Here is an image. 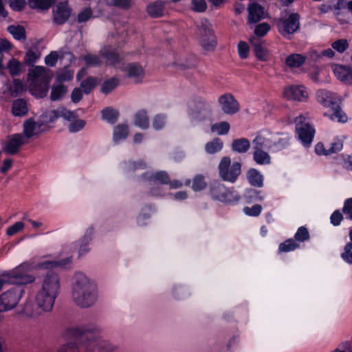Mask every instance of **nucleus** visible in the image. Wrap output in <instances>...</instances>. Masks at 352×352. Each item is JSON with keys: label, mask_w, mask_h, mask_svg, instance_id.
Returning a JSON list of instances; mask_svg holds the SVG:
<instances>
[{"label": "nucleus", "mask_w": 352, "mask_h": 352, "mask_svg": "<svg viewBox=\"0 0 352 352\" xmlns=\"http://www.w3.org/2000/svg\"><path fill=\"white\" fill-rule=\"evenodd\" d=\"M72 298L81 308L93 306L97 300L96 285L84 274L78 272L74 276Z\"/></svg>", "instance_id": "1"}, {"label": "nucleus", "mask_w": 352, "mask_h": 352, "mask_svg": "<svg viewBox=\"0 0 352 352\" xmlns=\"http://www.w3.org/2000/svg\"><path fill=\"white\" fill-rule=\"evenodd\" d=\"M32 269L31 263L25 262L13 270L1 274L3 285H25L34 283L36 277L28 272Z\"/></svg>", "instance_id": "2"}, {"label": "nucleus", "mask_w": 352, "mask_h": 352, "mask_svg": "<svg viewBox=\"0 0 352 352\" xmlns=\"http://www.w3.org/2000/svg\"><path fill=\"white\" fill-rule=\"evenodd\" d=\"M318 102L323 107L329 108L332 113L329 118L332 120H337L339 122L345 123L347 122V116L342 110L341 101L336 94L325 89L319 90L316 93Z\"/></svg>", "instance_id": "3"}, {"label": "nucleus", "mask_w": 352, "mask_h": 352, "mask_svg": "<svg viewBox=\"0 0 352 352\" xmlns=\"http://www.w3.org/2000/svg\"><path fill=\"white\" fill-rule=\"evenodd\" d=\"M208 194L213 200L232 206L237 204L241 198L234 188H227L219 181L210 183Z\"/></svg>", "instance_id": "4"}, {"label": "nucleus", "mask_w": 352, "mask_h": 352, "mask_svg": "<svg viewBox=\"0 0 352 352\" xmlns=\"http://www.w3.org/2000/svg\"><path fill=\"white\" fill-rule=\"evenodd\" d=\"M219 175L225 182L234 183L241 173V164L234 162L231 164L230 157H223L218 166Z\"/></svg>", "instance_id": "5"}, {"label": "nucleus", "mask_w": 352, "mask_h": 352, "mask_svg": "<svg viewBox=\"0 0 352 352\" xmlns=\"http://www.w3.org/2000/svg\"><path fill=\"white\" fill-rule=\"evenodd\" d=\"M188 114L194 120H205L212 115L211 104L204 98L196 97L189 104Z\"/></svg>", "instance_id": "6"}, {"label": "nucleus", "mask_w": 352, "mask_h": 352, "mask_svg": "<svg viewBox=\"0 0 352 352\" xmlns=\"http://www.w3.org/2000/svg\"><path fill=\"white\" fill-rule=\"evenodd\" d=\"M305 118L302 116H299L295 118L296 134L305 148H309L314 140L316 130L314 127L309 123H303Z\"/></svg>", "instance_id": "7"}, {"label": "nucleus", "mask_w": 352, "mask_h": 352, "mask_svg": "<svg viewBox=\"0 0 352 352\" xmlns=\"http://www.w3.org/2000/svg\"><path fill=\"white\" fill-rule=\"evenodd\" d=\"M25 293L21 287H13L0 295V312H5L14 309Z\"/></svg>", "instance_id": "8"}, {"label": "nucleus", "mask_w": 352, "mask_h": 352, "mask_svg": "<svg viewBox=\"0 0 352 352\" xmlns=\"http://www.w3.org/2000/svg\"><path fill=\"white\" fill-rule=\"evenodd\" d=\"M300 14L297 12L291 13L286 19H280L277 25L279 33L287 38L300 29Z\"/></svg>", "instance_id": "9"}, {"label": "nucleus", "mask_w": 352, "mask_h": 352, "mask_svg": "<svg viewBox=\"0 0 352 352\" xmlns=\"http://www.w3.org/2000/svg\"><path fill=\"white\" fill-rule=\"evenodd\" d=\"M199 32L201 34L200 44L202 47L207 51L214 50L217 45L215 35L206 19L201 22Z\"/></svg>", "instance_id": "10"}, {"label": "nucleus", "mask_w": 352, "mask_h": 352, "mask_svg": "<svg viewBox=\"0 0 352 352\" xmlns=\"http://www.w3.org/2000/svg\"><path fill=\"white\" fill-rule=\"evenodd\" d=\"M60 289V278L56 273L50 272L43 277L41 291L58 297Z\"/></svg>", "instance_id": "11"}, {"label": "nucleus", "mask_w": 352, "mask_h": 352, "mask_svg": "<svg viewBox=\"0 0 352 352\" xmlns=\"http://www.w3.org/2000/svg\"><path fill=\"white\" fill-rule=\"evenodd\" d=\"M218 102L223 112L227 115L232 116L239 111V103L231 94L227 93L220 96Z\"/></svg>", "instance_id": "12"}, {"label": "nucleus", "mask_w": 352, "mask_h": 352, "mask_svg": "<svg viewBox=\"0 0 352 352\" xmlns=\"http://www.w3.org/2000/svg\"><path fill=\"white\" fill-rule=\"evenodd\" d=\"M72 13V9L68 6L67 1H62L57 3L53 8V19L58 25L65 23L69 18Z\"/></svg>", "instance_id": "13"}, {"label": "nucleus", "mask_w": 352, "mask_h": 352, "mask_svg": "<svg viewBox=\"0 0 352 352\" xmlns=\"http://www.w3.org/2000/svg\"><path fill=\"white\" fill-rule=\"evenodd\" d=\"M28 142L22 133H16L10 136L3 146V151L10 155L16 154L21 146Z\"/></svg>", "instance_id": "14"}, {"label": "nucleus", "mask_w": 352, "mask_h": 352, "mask_svg": "<svg viewBox=\"0 0 352 352\" xmlns=\"http://www.w3.org/2000/svg\"><path fill=\"white\" fill-rule=\"evenodd\" d=\"M56 299V297L38 289L35 296V303L39 309L47 313L52 310Z\"/></svg>", "instance_id": "15"}, {"label": "nucleus", "mask_w": 352, "mask_h": 352, "mask_svg": "<svg viewBox=\"0 0 352 352\" xmlns=\"http://www.w3.org/2000/svg\"><path fill=\"white\" fill-rule=\"evenodd\" d=\"M284 96L291 100L302 101L305 100L308 94L305 87L302 85H291L284 89Z\"/></svg>", "instance_id": "16"}, {"label": "nucleus", "mask_w": 352, "mask_h": 352, "mask_svg": "<svg viewBox=\"0 0 352 352\" xmlns=\"http://www.w3.org/2000/svg\"><path fill=\"white\" fill-rule=\"evenodd\" d=\"M264 8L258 3H252L248 6V21L250 23H257L265 18Z\"/></svg>", "instance_id": "17"}, {"label": "nucleus", "mask_w": 352, "mask_h": 352, "mask_svg": "<svg viewBox=\"0 0 352 352\" xmlns=\"http://www.w3.org/2000/svg\"><path fill=\"white\" fill-rule=\"evenodd\" d=\"M166 5V1L156 0L147 6L146 11L152 18H160L164 14Z\"/></svg>", "instance_id": "18"}, {"label": "nucleus", "mask_w": 352, "mask_h": 352, "mask_svg": "<svg viewBox=\"0 0 352 352\" xmlns=\"http://www.w3.org/2000/svg\"><path fill=\"white\" fill-rule=\"evenodd\" d=\"M59 117H62L65 120L72 122L77 118V116L74 112L69 111L63 107L58 108L49 112V121L50 122H54Z\"/></svg>", "instance_id": "19"}, {"label": "nucleus", "mask_w": 352, "mask_h": 352, "mask_svg": "<svg viewBox=\"0 0 352 352\" xmlns=\"http://www.w3.org/2000/svg\"><path fill=\"white\" fill-rule=\"evenodd\" d=\"M114 349L107 341L98 340L90 342L87 346V352H110Z\"/></svg>", "instance_id": "20"}, {"label": "nucleus", "mask_w": 352, "mask_h": 352, "mask_svg": "<svg viewBox=\"0 0 352 352\" xmlns=\"http://www.w3.org/2000/svg\"><path fill=\"white\" fill-rule=\"evenodd\" d=\"M247 179L249 184L255 188L263 186V175L256 168H252L247 171Z\"/></svg>", "instance_id": "21"}, {"label": "nucleus", "mask_w": 352, "mask_h": 352, "mask_svg": "<svg viewBox=\"0 0 352 352\" xmlns=\"http://www.w3.org/2000/svg\"><path fill=\"white\" fill-rule=\"evenodd\" d=\"M250 43L254 47L255 56L258 60L267 61L268 52L266 48L262 46L261 41L254 37L250 38Z\"/></svg>", "instance_id": "22"}, {"label": "nucleus", "mask_w": 352, "mask_h": 352, "mask_svg": "<svg viewBox=\"0 0 352 352\" xmlns=\"http://www.w3.org/2000/svg\"><path fill=\"white\" fill-rule=\"evenodd\" d=\"M44 313L43 310L39 309V307L32 301H26L21 310V314L30 318L38 317Z\"/></svg>", "instance_id": "23"}, {"label": "nucleus", "mask_w": 352, "mask_h": 352, "mask_svg": "<svg viewBox=\"0 0 352 352\" xmlns=\"http://www.w3.org/2000/svg\"><path fill=\"white\" fill-rule=\"evenodd\" d=\"M250 148V142L245 138L234 139L231 144V150L236 153H245Z\"/></svg>", "instance_id": "24"}, {"label": "nucleus", "mask_w": 352, "mask_h": 352, "mask_svg": "<svg viewBox=\"0 0 352 352\" xmlns=\"http://www.w3.org/2000/svg\"><path fill=\"white\" fill-rule=\"evenodd\" d=\"M41 53L38 49V44L34 43L27 51L24 57V62L28 65H33L41 57Z\"/></svg>", "instance_id": "25"}, {"label": "nucleus", "mask_w": 352, "mask_h": 352, "mask_svg": "<svg viewBox=\"0 0 352 352\" xmlns=\"http://www.w3.org/2000/svg\"><path fill=\"white\" fill-rule=\"evenodd\" d=\"M253 148H258L261 150L267 149L272 152V140L265 138L261 134H257L253 140Z\"/></svg>", "instance_id": "26"}, {"label": "nucleus", "mask_w": 352, "mask_h": 352, "mask_svg": "<svg viewBox=\"0 0 352 352\" xmlns=\"http://www.w3.org/2000/svg\"><path fill=\"white\" fill-rule=\"evenodd\" d=\"M243 199L246 203L251 204L263 200L264 195L262 190L248 188L244 192Z\"/></svg>", "instance_id": "27"}, {"label": "nucleus", "mask_w": 352, "mask_h": 352, "mask_svg": "<svg viewBox=\"0 0 352 352\" xmlns=\"http://www.w3.org/2000/svg\"><path fill=\"white\" fill-rule=\"evenodd\" d=\"M134 124L142 129H146L149 127V118L146 110L142 109L135 113Z\"/></svg>", "instance_id": "28"}, {"label": "nucleus", "mask_w": 352, "mask_h": 352, "mask_svg": "<svg viewBox=\"0 0 352 352\" xmlns=\"http://www.w3.org/2000/svg\"><path fill=\"white\" fill-rule=\"evenodd\" d=\"M148 179L151 183H159L162 185H168L170 183L169 175L166 170L153 173Z\"/></svg>", "instance_id": "29"}, {"label": "nucleus", "mask_w": 352, "mask_h": 352, "mask_svg": "<svg viewBox=\"0 0 352 352\" xmlns=\"http://www.w3.org/2000/svg\"><path fill=\"white\" fill-rule=\"evenodd\" d=\"M28 108L26 101L23 99H16L12 103V113L15 116H23L27 114Z\"/></svg>", "instance_id": "30"}, {"label": "nucleus", "mask_w": 352, "mask_h": 352, "mask_svg": "<svg viewBox=\"0 0 352 352\" xmlns=\"http://www.w3.org/2000/svg\"><path fill=\"white\" fill-rule=\"evenodd\" d=\"M306 60V57L300 54H292L285 59V64L292 68H298L302 66Z\"/></svg>", "instance_id": "31"}, {"label": "nucleus", "mask_w": 352, "mask_h": 352, "mask_svg": "<svg viewBox=\"0 0 352 352\" xmlns=\"http://www.w3.org/2000/svg\"><path fill=\"white\" fill-rule=\"evenodd\" d=\"M7 30L12 35L14 39L20 41H25L26 40V32L23 26L10 25L7 28Z\"/></svg>", "instance_id": "32"}, {"label": "nucleus", "mask_w": 352, "mask_h": 352, "mask_svg": "<svg viewBox=\"0 0 352 352\" xmlns=\"http://www.w3.org/2000/svg\"><path fill=\"white\" fill-rule=\"evenodd\" d=\"M253 160L259 165L270 164L271 163V157L268 153L258 148H254Z\"/></svg>", "instance_id": "33"}, {"label": "nucleus", "mask_w": 352, "mask_h": 352, "mask_svg": "<svg viewBox=\"0 0 352 352\" xmlns=\"http://www.w3.org/2000/svg\"><path fill=\"white\" fill-rule=\"evenodd\" d=\"M299 248L300 244L295 241L293 238L287 239L279 244L278 254L292 252Z\"/></svg>", "instance_id": "34"}, {"label": "nucleus", "mask_w": 352, "mask_h": 352, "mask_svg": "<svg viewBox=\"0 0 352 352\" xmlns=\"http://www.w3.org/2000/svg\"><path fill=\"white\" fill-rule=\"evenodd\" d=\"M129 132V126L125 124H118L113 130V141L117 143L119 141L125 139Z\"/></svg>", "instance_id": "35"}, {"label": "nucleus", "mask_w": 352, "mask_h": 352, "mask_svg": "<svg viewBox=\"0 0 352 352\" xmlns=\"http://www.w3.org/2000/svg\"><path fill=\"white\" fill-rule=\"evenodd\" d=\"M38 127L39 126L36 122L31 118L25 121L23 124V133L25 134L24 137L28 141L29 138L36 134V130Z\"/></svg>", "instance_id": "36"}, {"label": "nucleus", "mask_w": 352, "mask_h": 352, "mask_svg": "<svg viewBox=\"0 0 352 352\" xmlns=\"http://www.w3.org/2000/svg\"><path fill=\"white\" fill-rule=\"evenodd\" d=\"M223 146V141L219 138H215L206 144L205 151L208 154H214L221 151Z\"/></svg>", "instance_id": "37"}, {"label": "nucleus", "mask_w": 352, "mask_h": 352, "mask_svg": "<svg viewBox=\"0 0 352 352\" xmlns=\"http://www.w3.org/2000/svg\"><path fill=\"white\" fill-rule=\"evenodd\" d=\"M293 239L299 244L300 243L309 241L310 239V234L308 229L305 226L299 227Z\"/></svg>", "instance_id": "38"}, {"label": "nucleus", "mask_w": 352, "mask_h": 352, "mask_svg": "<svg viewBox=\"0 0 352 352\" xmlns=\"http://www.w3.org/2000/svg\"><path fill=\"white\" fill-rule=\"evenodd\" d=\"M290 138L287 136L280 138L276 141H272V152L276 153L286 148L289 145Z\"/></svg>", "instance_id": "39"}, {"label": "nucleus", "mask_w": 352, "mask_h": 352, "mask_svg": "<svg viewBox=\"0 0 352 352\" xmlns=\"http://www.w3.org/2000/svg\"><path fill=\"white\" fill-rule=\"evenodd\" d=\"M96 85L97 78L89 76L81 82L80 88L85 94H88L91 92Z\"/></svg>", "instance_id": "40"}, {"label": "nucleus", "mask_w": 352, "mask_h": 352, "mask_svg": "<svg viewBox=\"0 0 352 352\" xmlns=\"http://www.w3.org/2000/svg\"><path fill=\"white\" fill-rule=\"evenodd\" d=\"M7 68L11 76H18L21 72L22 65L18 60L12 58L8 61Z\"/></svg>", "instance_id": "41"}, {"label": "nucleus", "mask_w": 352, "mask_h": 352, "mask_svg": "<svg viewBox=\"0 0 352 352\" xmlns=\"http://www.w3.org/2000/svg\"><path fill=\"white\" fill-rule=\"evenodd\" d=\"M102 117L110 124L116 122L118 118V112L111 108H106L102 111Z\"/></svg>", "instance_id": "42"}, {"label": "nucleus", "mask_w": 352, "mask_h": 352, "mask_svg": "<svg viewBox=\"0 0 352 352\" xmlns=\"http://www.w3.org/2000/svg\"><path fill=\"white\" fill-rule=\"evenodd\" d=\"M207 186V184L205 181V177L202 175H196L193 179L192 184V189L195 192H199L203 190Z\"/></svg>", "instance_id": "43"}, {"label": "nucleus", "mask_w": 352, "mask_h": 352, "mask_svg": "<svg viewBox=\"0 0 352 352\" xmlns=\"http://www.w3.org/2000/svg\"><path fill=\"white\" fill-rule=\"evenodd\" d=\"M54 2V0H28V4L32 8L47 10Z\"/></svg>", "instance_id": "44"}, {"label": "nucleus", "mask_w": 352, "mask_h": 352, "mask_svg": "<svg viewBox=\"0 0 352 352\" xmlns=\"http://www.w3.org/2000/svg\"><path fill=\"white\" fill-rule=\"evenodd\" d=\"M230 129V124L226 121L215 123L212 126V131L217 132L219 135L228 134Z\"/></svg>", "instance_id": "45"}, {"label": "nucleus", "mask_w": 352, "mask_h": 352, "mask_svg": "<svg viewBox=\"0 0 352 352\" xmlns=\"http://www.w3.org/2000/svg\"><path fill=\"white\" fill-rule=\"evenodd\" d=\"M23 91V84L21 80L18 79H14L13 80V84L9 87V91L12 97L18 96L19 95L21 94Z\"/></svg>", "instance_id": "46"}, {"label": "nucleus", "mask_w": 352, "mask_h": 352, "mask_svg": "<svg viewBox=\"0 0 352 352\" xmlns=\"http://www.w3.org/2000/svg\"><path fill=\"white\" fill-rule=\"evenodd\" d=\"M67 92V88L63 85H58L54 86L52 89L50 94V98L52 100H58Z\"/></svg>", "instance_id": "47"}, {"label": "nucleus", "mask_w": 352, "mask_h": 352, "mask_svg": "<svg viewBox=\"0 0 352 352\" xmlns=\"http://www.w3.org/2000/svg\"><path fill=\"white\" fill-rule=\"evenodd\" d=\"M72 262L71 258H67L58 261H47L41 264L42 267L53 268L56 267H65L69 265Z\"/></svg>", "instance_id": "48"}, {"label": "nucleus", "mask_w": 352, "mask_h": 352, "mask_svg": "<svg viewBox=\"0 0 352 352\" xmlns=\"http://www.w3.org/2000/svg\"><path fill=\"white\" fill-rule=\"evenodd\" d=\"M118 85V80L115 78H112L102 83L101 86V91L104 94H107L114 89Z\"/></svg>", "instance_id": "49"}, {"label": "nucleus", "mask_w": 352, "mask_h": 352, "mask_svg": "<svg viewBox=\"0 0 352 352\" xmlns=\"http://www.w3.org/2000/svg\"><path fill=\"white\" fill-rule=\"evenodd\" d=\"M82 60L87 66L98 67L101 65L100 58L96 54H89L82 57Z\"/></svg>", "instance_id": "50"}, {"label": "nucleus", "mask_w": 352, "mask_h": 352, "mask_svg": "<svg viewBox=\"0 0 352 352\" xmlns=\"http://www.w3.org/2000/svg\"><path fill=\"white\" fill-rule=\"evenodd\" d=\"M144 77V70L138 63H133V82L140 83Z\"/></svg>", "instance_id": "51"}, {"label": "nucleus", "mask_w": 352, "mask_h": 352, "mask_svg": "<svg viewBox=\"0 0 352 352\" xmlns=\"http://www.w3.org/2000/svg\"><path fill=\"white\" fill-rule=\"evenodd\" d=\"M349 67V66L338 65H336L333 69L335 76L337 77L338 79H339L340 81L343 82H345L346 78L347 76L346 74L348 72Z\"/></svg>", "instance_id": "52"}, {"label": "nucleus", "mask_w": 352, "mask_h": 352, "mask_svg": "<svg viewBox=\"0 0 352 352\" xmlns=\"http://www.w3.org/2000/svg\"><path fill=\"white\" fill-rule=\"evenodd\" d=\"M45 68L42 66H36L28 72V76L32 79L45 77Z\"/></svg>", "instance_id": "53"}, {"label": "nucleus", "mask_w": 352, "mask_h": 352, "mask_svg": "<svg viewBox=\"0 0 352 352\" xmlns=\"http://www.w3.org/2000/svg\"><path fill=\"white\" fill-rule=\"evenodd\" d=\"M331 47L339 53H343L349 47V43L346 39H338L331 44Z\"/></svg>", "instance_id": "54"}, {"label": "nucleus", "mask_w": 352, "mask_h": 352, "mask_svg": "<svg viewBox=\"0 0 352 352\" xmlns=\"http://www.w3.org/2000/svg\"><path fill=\"white\" fill-rule=\"evenodd\" d=\"M92 234V229L90 230L89 234H86L82 239V244L79 249V256H81L89 252V248H87V245L89 244V241H91V234Z\"/></svg>", "instance_id": "55"}, {"label": "nucleus", "mask_w": 352, "mask_h": 352, "mask_svg": "<svg viewBox=\"0 0 352 352\" xmlns=\"http://www.w3.org/2000/svg\"><path fill=\"white\" fill-rule=\"evenodd\" d=\"M191 10L195 12H204L207 9L205 0H192Z\"/></svg>", "instance_id": "56"}, {"label": "nucleus", "mask_w": 352, "mask_h": 352, "mask_svg": "<svg viewBox=\"0 0 352 352\" xmlns=\"http://www.w3.org/2000/svg\"><path fill=\"white\" fill-rule=\"evenodd\" d=\"M166 116L164 114L156 115L153 120V127L156 130H160L166 124Z\"/></svg>", "instance_id": "57"}, {"label": "nucleus", "mask_w": 352, "mask_h": 352, "mask_svg": "<svg viewBox=\"0 0 352 352\" xmlns=\"http://www.w3.org/2000/svg\"><path fill=\"white\" fill-rule=\"evenodd\" d=\"M270 30V25L267 23H262L256 25L254 34L258 37H263Z\"/></svg>", "instance_id": "58"}, {"label": "nucleus", "mask_w": 352, "mask_h": 352, "mask_svg": "<svg viewBox=\"0 0 352 352\" xmlns=\"http://www.w3.org/2000/svg\"><path fill=\"white\" fill-rule=\"evenodd\" d=\"M24 223L21 221L16 222L12 226L8 227L6 230V234L8 236H13L15 234L21 232L24 228Z\"/></svg>", "instance_id": "59"}, {"label": "nucleus", "mask_w": 352, "mask_h": 352, "mask_svg": "<svg viewBox=\"0 0 352 352\" xmlns=\"http://www.w3.org/2000/svg\"><path fill=\"white\" fill-rule=\"evenodd\" d=\"M101 54L102 56L107 58V62L109 64H114L116 63L118 56V54L112 51H110L107 49H104L101 51Z\"/></svg>", "instance_id": "60"}, {"label": "nucleus", "mask_w": 352, "mask_h": 352, "mask_svg": "<svg viewBox=\"0 0 352 352\" xmlns=\"http://www.w3.org/2000/svg\"><path fill=\"white\" fill-rule=\"evenodd\" d=\"M250 48L245 41H240L238 43V54L241 59H245L248 56Z\"/></svg>", "instance_id": "61"}, {"label": "nucleus", "mask_w": 352, "mask_h": 352, "mask_svg": "<svg viewBox=\"0 0 352 352\" xmlns=\"http://www.w3.org/2000/svg\"><path fill=\"white\" fill-rule=\"evenodd\" d=\"M85 125V122L83 120L78 119L76 118L72 121L71 124L69 125V131L71 133H75L80 129H82Z\"/></svg>", "instance_id": "62"}, {"label": "nucleus", "mask_w": 352, "mask_h": 352, "mask_svg": "<svg viewBox=\"0 0 352 352\" xmlns=\"http://www.w3.org/2000/svg\"><path fill=\"white\" fill-rule=\"evenodd\" d=\"M147 210H150V207L146 206L144 208L141 213L137 217L138 225L142 226L146 224L145 221L148 220L150 218V214L146 212Z\"/></svg>", "instance_id": "63"}, {"label": "nucleus", "mask_w": 352, "mask_h": 352, "mask_svg": "<svg viewBox=\"0 0 352 352\" xmlns=\"http://www.w3.org/2000/svg\"><path fill=\"white\" fill-rule=\"evenodd\" d=\"M93 12L90 8H86L82 10L78 15V22L83 23L90 19L92 16Z\"/></svg>", "instance_id": "64"}]
</instances>
